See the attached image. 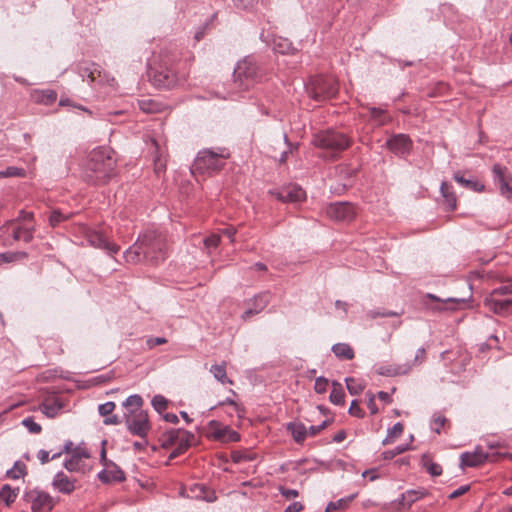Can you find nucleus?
<instances>
[{
	"mask_svg": "<svg viewBox=\"0 0 512 512\" xmlns=\"http://www.w3.org/2000/svg\"><path fill=\"white\" fill-rule=\"evenodd\" d=\"M386 145L396 155L405 156L411 150L412 141L405 134H397L389 138Z\"/></svg>",
	"mask_w": 512,
	"mask_h": 512,
	"instance_id": "nucleus-18",
	"label": "nucleus"
},
{
	"mask_svg": "<svg viewBox=\"0 0 512 512\" xmlns=\"http://www.w3.org/2000/svg\"><path fill=\"white\" fill-rule=\"evenodd\" d=\"M484 305L493 313L500 316H508L512 313V299H498L494 295H489L484 300Z\"/></svg>",
	"mask_w": 512,
	"mask_h": 512,
	"instance_id": "nucleus-17",
	"label": "nucleus"
},
{
	"mask_svg": "<svg viewBox=\"0 0 512 512\" xmlns=\"http://www.w3.org/2000/svg\"><path fill=\"white\" fill-rule=\"evenodd\" d=\"M440 192L447 204L448 210L453 211L457 207V198L453 190V186L446 181H443L440 185Z\"/></svg>",
	"mask_w": 512,
	"mask_h": 512,
	"instance_id": "nucleus-27",
	"label": "nucleus"
},
{
	"mask_svg": "<svg viewBox=\"0 0 512 512\" xmlns=\"http://www.w3.org/2000/svg\"><path fill=\"white\" fill-rule=\"evenodd\" d=\"M64 467L70 472L80 471L85 467V460L90 457L88 450H64Z\"/></svg>",
	"mask_w": 512,
	"mask_h": 512,
	"instance_id": "nucleus-14",
	"label": "nucleus"
},
{
	"mask_svg": "<svg viewBox=\"0 0 512 512\" xmlns=\"http://www.w3.org/2000/svg\"><path fill=\"white\" fill-rule=\"evenodd\" d=\"M329 399L335 405H343L345 403V392L340 383L335 381L332 383Z\"/></svg>",
	"mask_w": 512,
	"mask_h": 512,
	"instance_id": "nucleus-37",
	"label": "nucleus"
},
{
	"mask_svg": "<svg viewBox=\"0 0 512 512\" xmlns=\"http://www.w3.org/2000/svg\"><path fill=\"white\" fill-rule=\"evenodd\" d=\"M332 351L336 357L344 360H351L354 358V351L349 344L337 343L332 346Z\"/></svg>",
	"mask_w": 512,
	"mask_h": 512,
	"instance_id": "nucleus-35",
	"label": "nucleus"
},
{
	"mask_svg": "<svg viewBox=\"0 0 512 512\" xmlns=\"http://www.w3.org/2000/svg\"><path fill=\"white\" fill-rule=\"evenodd\" d=\"M233 76L235 83L248 89L260 77V68L253 57H245L236 64Z\"/></svg>",
	"mask_w": 512,
	"mask_h": 512,
	"instance_id": "nucleus-6",
	"label": "nucleus"
},
{
	"mask_svg": "<svg viewBox=\"0 0 512 512\" xmlns=\"http://www.w3.org/2000/svg\"><path fill=\"white\" fill-rule=\"evenodd\" d=\"M207 436L214 440H221L224 437V428L222 427L221 422L216 421V420H211L209 422Z\"/></svg>",
	"mask_w": 512,
	"mask_h": 512,
	"instance_id": "nucleus-40",
	"label": "nucleus"
},
{
	"mask_svg": "<svg viewBox=\"0 0 512 512\" xmlns=\"http://www.w3.org/2000/svg\"><path fill=\"white\" fill-rule=\"evenodd\" d=\"M512 294V283H505L500 285L499 287L493 289L490 295H494L495 297L499 295H509Z\"/></svg>",
	"mask_w": 512,
	"mask_h": 512,
	"instance_id": "nucleus-53",
	"label": "nucleus"
},
{
	"mask_svg": "<svg viewBox=\"0 0 512 512\" xmlns=\"http://www.w3.org/2000/svg\"><path fill=\"white\" fill-rule=\"evenodd\" d=\"M165 343H167V339L165 337H149L146 340L148 349H153L154 347Z\"/></svg>",
	"mask_w": 512,
	"mask_h": 512,
	"instance_id": "nucleus-59",
	"label": "nucleus"
},
{
	"mask_svg": "<svg viewBox=\"0 0 512 512\" xmlns=\"http://www.w3.org/2000/svg\"><path fill=\"white\" fill-rule=\"evenodd\" d=\"M144 252V259L158 263L165 258V241L156 231H147L138 237V246Z\"/></svg>",
	"mask_w": 512,
	"mask_h": 512,
	"instance_id": "nucleus-4",
	"label": "nucleus"
},
{
	"mask_svg": "<svg viewBox=\"0 0 512 512\" xmlns=\"http://www.w3.org/2000/svg\"><path fill=\"white\" fill-rule=\"evenodd\" d=\"M62 455V452L54 453L51 457L49 456V452L47 450H40L38 453V459L42 464L47 463L50 459L58 458Z\"/></svg>",
	"mask_w": 512,
	"mask_h": 512,
	"instance_id": "nucleus-60",
	"label": "nucleus"
},
{
	"mask_svg": "<svg viewBox=\"0 0 512 512\" xmlns=\"http://www.w3.org/2000/svg\"><path fill=\"white\" fill-rule=\"evenodd\" d=\"M403 424L400 422L395 423L391 428L387 431V436L383 439V445L392 444L395 438L399 437L403 433Z\"/></svg>",
	"mask_w": 512,
	"mask_h": 512,
	"instance_id": "nucleus-41",
	"label": "nucleus"
},
{
	"mask_svg": "<svg viewBox=\"0 0 512 512\" xmlns=\"http://www.w3.org/2000/svg\"><path fill=\"white\" fill-rule=\"evenodd\" d=\"M224 165V150L218 148L217 151L212 149H203L199 151L194 163L191 167L193 174L212 175L219 172Z\"/></svg>",
	"mask_w": 512,
	"mask_h": 512,
	"instance_id": "nucleus-3",
	"label": "nucleus"
},
{
	"mask_svg": "<svg viewBox=\"0 0 512 512\" xmlns=\"http://www.w3.org/2000/svg\"><path fill=\"white\" fill-rule=\"evenodd\" d=\"M23 174H24L23 169L17 168V167H13V166L8 167L5 170L0 171V177L1 178H5V177H18V176H22Z\"/></svg>",
	"mask_w": 512,
	"mask_h": 512,
	"instance_id": "nucleus-52",
	"label": "nucleus"
},
{
	"mask_svg": "<svg viewBox=\"0 0 512 512\" xmlns=\"http://www.w3.org/2000/svg\"><path fill=\"white\" fill-rule=\"evenodd\" d=\"M287 428L291 432V435L294 438V440L299 444H301L302 441H304L306 436L308 435V430L306 426L300 422L289 423Z\"/></svg>",
	"mask_w": 512,
	"mask_h": 512,
	"instance_id": "nucleus-31",
	"label": "nucleus"
},
{
	"mask_svg": "<svg viewBox=\"0 0 512 512\" xmlns=\"http://www.w3.org/2000/svg\"><path fill=\"white\" fill-rule=\"evenodd\" d=\"M116 160L105 147L92 150L84 164L82 175L92 185H103L115 176Z\"/></svg>",
	"mask_w": 512,
	"mask_h": 512,
	"instance_id": "nucleus-1",
	"label": "nucleus"
},
{
	"mask_svg": "<svg viewBox=\"0 0 512 512\" xmlns=\"http://www.w3.org/2000/svg\"><path fill=\"white\" fill-rule=\"evenodd\" d=\"M26 475V466L21 461H16L13 467L6 472V476L10 479H19Z\"/></svg>",
	"mask_w": 512,
	"mask_h": 512,
	"instance_id": "nucleus-42",
	"label": "nucleus"
},
{
	"mask_svg": "<svg viewBox=\"0 0 512 512\" xmlns=\"http://www.w3.org/2000/svg\"><path fill=\"white\" fill-rule=\"evenodd\" d=\"M422 466L426 469V471L432 476L437 477L442 474V467L434 462L428 454H424L421 459Z\"/></svg>",
	"mask_w": 512,
	"mask_h": 512,
	"instance_id": "nucleus-36",
	"label": "nucleus"
},
{
	"mask_svg": "<svg viewBox=\"0 0 512 512\" xmlns=\"http://www.w3.org/2000/svg\"><path fill=\"white\" fill-rule=\"evenodd\" d=\"M115 409V403L112 401H108L104 404L99 405L98 411L101 416L110 415Z\"/></svg>",
	"mask_w": 512,
	"mask_h": 512,
	"instance_id": "nucleus-55",
	"label": "nucleus"
},
{
	"mask_svg": "<svg viewBox=\"0 0 512 512\" xmlns=\"http://www.w3.org/2000/svg\"><path fill=\"white\" fill-rule=\"evenodd\" d=\"M492 174H493L494 183L497 186H499L509 180L507 168L500 164L493 165Z\"/></svg>",
	"mask_w": 512,
	"mask_h": 512,
	"instance_id": "nucleus-38",
	"label": "nucleus"
},
{
	"mask_svg": "<svg viewBox=\"0 0 512 512\" xmlns=\"http://www.w3.org/2000/svg\"><path fill=\"white\" fill-rule=\"evenodd\" d=\"M139 108L145 113H156L159 111V105L153 100H140Z\"/></svg>",
	"mask_w": 512,
	"mask_h": 512,
	"instance_id": "nucleus-46",
	"label": "nucleus"
},
{
	"mask_svg": "<svg viewBox=\"0 0 512 512\" xmlns=\"http://www.w3.org/2000/svg\"><path fill=\"white\" fill-rule=\"evenodd\" d=\"M143 405V399L140 395L134 394L126 398L123 402V406L125 407H135V410H142L141 407Z\"/></svg>",
	"mask_w": 512,
	"mask_h": 512,
	"instance_id": "nucleus-48",
	"label": "nucleus"
},
{
	"mask_svg": "<svg viewBox=\"0 0 512 512\" xmlns=\"http://www.w3.org/2000/svg\"><path fill=\"white\" fill-rule=\"evenodd\" d=\"M269 193L277 200L289 203H298L305 199V191L297 185H288L281 189L270 190Z\"/></svg>",
	"mask_w": 512,
	"mask_h": 512,
	"instance_id": "nucleus-12",
	"label": "nucleus"
},
{
	"mask_svg": "<svg viewBox=\"0 0 512 512\" xmlns=\"http://www.w3.org/2000/svg\"><path fill=\"white\" fill-rule=\"evenodd\" d=\"M502 196L511 199L512 198V186L509 184V180L498 186Z\"/></svg>",
	"mask_w": 512,
	"mask_h": 512,
	"instance_id": "nucleus-63",
	"label": "nucleus"
},
{
	"mask_svg": "<svg viewBox=\"0 0 512 512\" xmlns=\"http://www.w3.org/2000/svg\"><path fill=\"white\" fill-rule=\"evenodd\" d=\"M152 83L160 88H171L177 82V76L172 68H160L151 75Z\"/></svg>",
	"mask_w": 512,
	"mask_h": 512,
	"instance_id": "nucleus-16",
	"label": "nucleus"
},
{
	"mask_svg": "<svg viewBox=\"0 0 512 512\" xmlns=\"http://www.w3.org/2000/svg\"><path fill=\"white\" fill-rule=\"evenodd\" d=\"M232 3L239 10H248L254 7L256 0H232Z\"/></svg>",
	"mask_w": 512,
	"mask_h": 512,
	"instance_id": "nucleus-54",
	"label": "nucleus"
},
{
	"mask_svg": "<svg viewBox=\"0 0 512 512\" xmlns=\"http://www.w3.org/2000/svg\"><path fill=\"white\" fill-rule=\"evenodd\" d=\"M345 383L347 390L351 395H359L365 389L364 381L354 377H346Z\"/></svg>",
	"mask_w": 512,
	"mask_h": 512,
	"instance_id": "nucleus-39",
	"label": "nucleus"
},
{
	"mask_svg": "<svg viewBox=\"0 0 512 512\" xmlns=\"http://www.w3.org/2000/svg\"><path fill=\"white\" fill-rule=\"evenodd\" d=\"M78 73L83 80H88L89 83L93 82H104V78L101 76V71L98 65L95 63L83 62L78 65Z\"/></svg>",
	"mask_w": 512,
	"mask_h": 512,
	"instance_id": "nucleus-20",
	"label": "nucleus"
},
{
	"mask_svg": "<svg viewBox=\"0 0 512 512\" xmlns=\"http://www.w3.org/2000/svg\"><path fill=\"white\" fill-rule=\"evenodd\" d=\"M26 498L31 504L32 512H50L55 505L48 493L37 489L28 492Z\"/></svg>",
	"mask_w": 512,
	"mask_h": 512,
	"instance_id": "nucleus-9",
	"label": "nucleus"
},
{
	"mask_svg": "<svg viewBox=\"0 0 512 512\" xmlns=\"http://www.w3.org/2000/svg\"><path fill=\"white\" fill-rule=\"evenodd\" d=\"M124 258H125V261L128 263H137L141 260H145L144 252L140 248V245L138 246V240L134 243L133 246L129 247L124 252Z\"/></svg>",
	"mask_w": 512,
	"mask_h": 512,
	"instance_id": "nucleus-33",
	"label": "nucleus"
},
{
	"mask_svg": "<svg viewBox=\"0 0 512 512\" xmlns=\"http://www.w3.org/2000/svg\"><path fill=\"white\" fill-rule=\"evenodd\" d=\"M312 97L321 101L336 96L338 92L337 82L332 77H317L312 82Z\"/></svg>",
	"mask_w": 512,
	"mask_h": 512,
	"instance_id": "nucleus-7",
	"label": "nucleus"
},
{
	"mask_svg": "<svg viewBox=\"0 0 512 512\" xmlns=\"http://www.w3.org/2000/svg\"><path fill=\"white\" fill-rule=\"evenodd\" d=\"M22 425L31 433L37 434L41 431V426L34 421L32 417H26L22 420Z\"/></svg>",
	"mask_w": 512,
	"mask_h": 512,
	"instance_id": "nucleus-50",
	"label": "nucleus"
},
{
	"mask_svg": "<svg viewBox=\"0 0 512 512\" xmlns=\"http://www.w3.org/2000/svg\"><path fill=\"white\" fill-rule=\"evenodd\" d=\"M84 235L90 246L105 250L109 255H114L120 250L119 245L110 242L100 231L85 228Z\"/></svg>",
	"mask_w": 512,
	"mask_h": 512,
	"instance_id": "nucleus-8",
	"label": "nucleus"
},
{
	"mask_svg": "<svg viewBox=\"0 0 512 512\" xmlns=\"http://www.w3.org/2000/svg\"><path fill=\"white\" fill-rule=\"evenodd\" d=\"M190 498L202 499L206 502H213L216 499L215 492L209 491L203 484H194L187 494Z\"/></svg>",
	"mask_w": 512,
	"mask_h": 512,
	"instance_id": "nucleus-25",
	"label": "nucleus"
},
{
	"mask_svg": "<svg viewBox=\"0 0 512 512\" xmlns=\"http://www.w3.org/2000/svg\"><path fill=\"white\" fill-rule=\"evenodd\" d=\"M69 215L63 214L60 210L55 209L49 216V223L52 227L58 226L61 222L67 220Z\"/></svg>",
	"mask_w": 512,
	"mask_h": 512,
	"instance_id": "nucleus-47",
	"label": "nucleus"
},
{
	"mask_svg": "<svg viewBox=\"0 0 512 512\" xmlns=\"http://www.w3.org/2000/svg\"><path fill=\"white\" fill-rule=\"evenodd\" d=\"M278 490L280 494L288 500L296 498L299 495V492L296 489H290L284 486H279Z\"/></svg>",
	"mask_w": 512,
	"mask_h": 512,
	"instance_id": "nucleus-58",
	"label": "nucleus"
},
{
	"mask_svg": "<svg viewBox=\"0 0 512 512\" xmlns=\"http://www.w3.org/2000/svg\"><path fill=\"white\" fill-rule=\"evenodd\" d=\"M327 386H328V380L322 376L316 378L315 380V384H314V389L317 393H324L327 389Z\"/></svg>",
	"mask_w": 512,
	"mask_h": 512,
	"instance_id": "nucleus-56",
	"label": "nucleus"
},
{
	"mask_svg": "<svg viewBox=\"0 0 512 512\" xmlns=\"http://www.w3.org/2000/svg\"><path fill=\"white\" fill-rule=\"evenodd\" d=\"M9 232L15 241L30 243L34 238L35 227L33 224H14L10 225Z\"/></svg>",
	"mask_w": 512,
	"mask_h": 512,
	"instance_id": "nucleus-19",
	"label": "nucleus"
},
{
	"mask_svg": "<svg viewBox=\"0 0 512 512\" xmlns=\"http://www.w3.org/2000/svg\"><path fill=\"white\" fill-rule=\"evenodd\" d=\"M348 412L350 415L358 417V418H363L365 415L364 411L359 407L357 400H353L351 402Z\"/></svg>",
	"mask_w": 512,
	"mask_h": 512,
	"instance_id": "nucleus-57",
	"label": "nucleus"
},
{
	"mask_svg": "<svg viewBox=\"0 0 512 512\" xmlns=\"http://www.w3.org/2000/svg\"><path fill=\"white\" fill-rule=\"evenodd\" d=\"M425 299H430L432 301L437 302L436 305H429L426 301L424 302L427 309H429L433 312H441L443 310L448 309L447 307H445V304H448V303L458 304V303H464L466 301L464 298H447V299L443 300L431 293H427L425 295Z\"/></svg>",
	"mask_w": 512,
	"mask_h": 512,
	"instance_id": "nucleus-22",
	"label": "nucleus"
},
{
	"mask_svg": "<svg viewBox=\"0 0 512 512\" xmlns=\"http://www.w3.org/2000/svg\"><path fill=\"white\" fill-rule=\"evenodd\" d=\"M412 370V365L409 362L403 364H386L380 365L377 368V373L381 376L395 377L406 375Z\"/></svg>",
	"mask_w": 512,
	"mask_h": 512,
	"instance_id": "nucleus-21",
	"label": "nucleus"
},
{
	"mask_svg": "<svg viewBox=\"0 0 512 512\" xmlns=\"http://www.w3.org/2000/svg\"><path fill=\"white\" fill-rule=\"evenodd\" d=\"M312 144L323 150V156L334 160L351 145L350 138L343 132L335 129H326L314 134Z\"/></svg>",
	"mask_w": 512,
	"mask_h": 512,
	"instance_id": "nucleus-2",
	"label": "nucleus"
},
{
	"mask_svg": "<svg viewBox=\"0 0 512 512\" xmlns=\"http://www.w3.org/2000/svg\"><path fill=\"white\" fill-rule=\"evenodd\" d=\"M151 404H152L153 408L158 413L161 414L163 411H165L167 409L168 401L164 396L158 394L152 398Z\"/></svg>",
	"mask_w": 512,
	"mask_h": 512,
	"instance_id": "nucleus-45",
	"label": "nucleus"
},
{
	"mask_svg": "<svg viewBox=\"0 0 512 512\" xmlns=\"http://www.w3.org/2000/svg\"><path fill=\"white\" fill-rule=\"evenodd\" d=\"M34 102L41 105H51L57 100V93L52 89H36L32 92Z\"/></svg>",
	"mask_w": 512,
	"mask_h": 512,
	"instance_id": "nucleus-23",
	"label": "nucleus"
},
{
	"mask_svg": "<svg viewBox=\"0 0 512 512\" xmlns=\"http://www.w3.org/2000/svg\"><path fill=\"white\" fill-rule=\"evenodd\" d=\"M487 461H496V454L485 453L483 450H467L460 456V467H477Z\"/></svg>",
	"mask_w": 512,
	"mask_h": 512,
	"instance_id": "nucleus-11",
	"label": "nucleus"
},
{
	"mask_svg": "<svg viewBox=\"0 0 512 512\" xmlns=\"http://www.w3.org/2000/svg\"><path fill=\"white\" fill-rule=\"evenodd\" d=\"M106 451L100 450V458L104 469L98 473V478L104 483L123 481L125 479L124 472L113 461L107 459Z\"/></svg>",
	"mask_w": 512,
	"mask_h": 512,
	"instance_id": "nucleus-10",
	"label": "nucleus"
},
{
	"mask_svg": "<svg viewBox=\"0 0 512 512\" xmlns=\"http://www.w3.org/2000/svg\"><path fill=\"white\" fill-rule=\"evenodd\" d=\"M18 494L19 488H12L10 485L5 484L0 489V502L10 506L16 500Z\"/></svg>",
	"mask_w": 512,
	"mask_h": 512,
	"instance_id": "nucleus-32",
	"label": "nucleus"
},
{
	"mask_svg": "<svg viewBox=\"0 0 512 512\" xmlns=\"http://www.w3.org/2000/svg\"><path fill=\"white\" fill-rule=\"evenodd\" d=\"M355 497L356 495L353 494L344 498H340L336 501H331L326 506L325 512H336L346 510Z\"/></svg>",
	"mask_w": 512,
	"mask_h": 512,
	"instance_id": "nucleus-34",
	"label": "nucleus"
},
{
	"mask_svg": "<svg viewBox=\"0 0 512 512\" xmlns=\"http://www.w3.org/2000/svg\"><path fill=\"white\" fill-rule=\"evenodd\" d=\"M247 450H234L232 453V460L235 463L241 462L243 460H253L255 455L253 453H246Z\"/></svg>",
	"mask_w": 512,
	"mask_h": 512,
	"instance_id": "nucleus-49",
	"label": "nucleus"
},
{
	"mask_svg": "<svg viewBox=\"0 0 512 512\" xmlns=\"http://www.w3.org/2000/svg\"><path fill=\"white\" fill-rule=\"evenodd\" d=\"M52 485L63 494H70L75 489L74 483L63 472H58L54 476Z\"/></svg>",
	"mask_w": 512,
	"mask_h": 512,
	"instance_id": "nucleus-24",
	"label": "nucleus"
},
{
	"mask_svg": "<svg viewBox=\"0 0 512 512\" xmlns=\"http://www.w3.org/2000/svg\"><path fill=\"white\" fill-rule=\"evenodd\" d=\"M221 241V237L219 235L213 234L203 240L205 248L210 253L212 249H215Z\"/></svg>",
	"mask_w": 512,
	"mask_h": 512,
	"instance_id": "nucleus-51",
	"label": "nucleus"
},
{
	"mask_svg": "<svg viewBox=\"0 0 512 512\" xmlns=\"http://www.w3.org/2000/svg\"><path fill=\"white\" fill-rule=\"evenodd\" d=\"M272 49L279 54H289L294 50V47L289 39L278 36L272 40Z\"/></svg>",
	"mask_w": 512,
	"mask_h": 512,
	"instance_id": "nucleus-30",
	"label": "nucleus"
},
{
	"mask_svg": "<svg viewBox=\"0 0 512 512\" xmlns=\"http://www.w3.org/2000/svg\"><path fill=\"white\" fill-rule=\"evenodd\" d=\"M211 372L218 381L224 383V365H213L211 367Z\"/></svg>",
	"mask_w": 512,
	"mask_h": 512,
	"instance_id": "nucleus-62",
	"label": "nucleus"
},
{
	"mask_svg": "<svg viewBox=\"0 0 512 512\" xmlns=\"http://www.w3.org/2000/svg\"><path fill=\"white\" fill-rule=\"evenodd\" d=\"M125 424L132 435L139 436L142 440V442H134V448H143L147 443L146 436L151 429L148 413L144 410H130L126 415Z\"/></svg>",
	"mask_w": 512,
	"mask_h": 512,
	"instance_id": "nucleus-5",
	"label": "nucleus"
},
{
	"mask_svg": "<svg viewBox=\"0 0 512 512\" xmlns=\"http://www.w3.org/2000/svg\"><path fill=\"white\" fill-rule=\"evenodd\" d=\"M270 302V294L268 292L261 293L257 295L253 300V308H255L259 313L265 309V307Z\"/></svg>",
	"mask_w": 512,
	"mask_h": 512,
	"instance_id": "nucleus-44",
	"label": "nucleus"
},
{
	"mask_svg": "<svg viewBox=\"0 0 512 512\" xmlns=\"http://www.w3.org/2000/svg\"><path fill=\"white\" fill-rule=\"evenodd\" d=\"M15 262V256L13 252H3L0 253V266L4 263Z\"/></svg>",
	"mask_w": 512,
	"mask_h": 512,
	"instance_id": "nucleus-64",
	"label": "nucleus"
},
{
	"mask_svg": "<svg viewBox=\"0 0 512 512\" xmlns=\"http://www.w3.org/2000/svg\"><path fill=\"white\" fill-rule=\"evenodd\" d=\"M327 215L337 221H351L356 214L355 207L348 202H335L326 210Z\"/></svg>",
	"mask_w": 512,
	"mask_h": 512,
	"instance_id": "nucleus-13",
	"label": "nucleus"
},
{
	"mask_svg": "<svg viewBox=\"0 0 512 512\" xmlns=\"http://www.w3.org/2000/svg\"><path fill=\"white\" fill-rule=\"evenodd\" d=\"M34 215L32 212H27L25 210H21L18 216L15 219H12L6 222L4 225L0 227V230L4 233H8L10 229V225L14 224H33L32 220Z\"/></svg>",
	"mask_w": 512,
	"mask_h": 512,
	"instance_id": "nucleus-29",
	"label": "nucleus"
},
{
	"mask_svg": "<svg viewBox=\"0 0 512 512\" xmlns=\"http://www.w3.org/2000/svg\"><path fill=\"white\" fill-rule=\"evenodd\" d=\"M166 443L175 448H190L195 444V435L184 429L171 430L167 434Z\"/></svg>",
	"mask_w": 512,
	"mask_h": 512,
	"instance_id": "nucleus-15",
	"label": "nucleus"
},
{
	"mask_svg": "<svg viewBox=\"0 0 512 512\" xmlns=\"http://www.w3.org/2000/svg\"><path fill=\"white\" fill-rule=\"evenodd\" d=\"M454 180L462 185L463 187L475 191V192H482L485 188L484 184L477 181L474 178H465L463 175H461L459 172L454 173L453 176Z\"/></svg>",
	"mask_w": 512,
	"mask_h": 512,
	"instance_id": "nucleus-28",
	"label": "nucleus"
},
{
	"mask_svg": "<svg viewBox=\"0 0 512 512\" xmlns=\"http://www.w3.org/2000/svg\"><path fill=\"white\" fill-rule=\"evenodd\" d=\"M426 359V350L425 348L421 347L417 350L416 355L414 357V360L412 363H410L413 366H417L422 364Z\"/></svg>",
	"mask_w": 512,
	"mask_h": 512,
	"instance_id": "nucleus-61",
	"label": "nucleus"
},
{
	"mask_svg": "<svg viewBox=\"0 0 512 512\" xmlns=\"http://www.w3.org/2000/svg\"><path fill=\"white\" fill-rule=\"evenodd\" d=\"M64 407L63 402L59 398L46 399L41 405V411L49 418H54Z\"/></svg>",
	"mask_w": 512,
	"mask_h": 512,
	"instance_id": "nucleus-26",
	"label": "nucleus"
},
{
	"mask_svg": "<svg viewBox=\"0 0 512 512\" xmlns=\"http://www.w3.org/2000/svg\"><path fill=\"white\" fill-rule=\"evenodd\" d=\"M446 422H447V418L443 414L436 412L433 414V416L431 418L430 428L432 431L439 434Z\"/></svg>",
	"mask_w": 512,
	"mask_h": 512,
	"instance_id": "nucleus-43",
	"label": "nucleus"
}]
</instances>
